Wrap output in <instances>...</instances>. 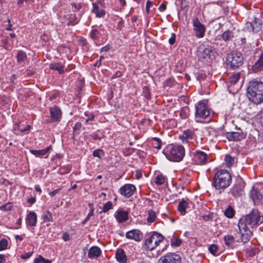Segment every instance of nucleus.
Listing matches in <instances>:
<instances>
[{
  "label": "nucleus",
  "instance_id": "nucleus-29",
  "mask_svg": "<svg viewBox=\"0 0 263 263\" xmlns=\"http://www.w3.org/2000/svg\"><path fill=\"white\" fill-rule=\"evenodd\" d=\"M194 134L193 132L187 130H185L183 134L180 136V139L182 140L183 142L186 141L188 142L189 140L192 139L193 138Z\"/></svg>",
  "mask_w": 263,
  "mask_h": 263
},
{
  "label": "nucleus",
  "instance_id": "nucleus-21",
  "mask_svg": "<svg viewBox=\"0 0 263 263\" xmlns=\"http://www.w3.org/2000/svg\"><path fill=\"white\" fill-rule=\"evenodd\" d=\"M30 126L29 124H24L22 122L15 123L13 126V129L15 131H20L21 133H25L29 130Z\"/></svg>",
  "mask_w": 263,
  "mask_h": 263
},
{
  "label": "nucleus",
  "instance_id": "nucleus-32",
  "mask_svg": "<svg viewBox=\"0 0 263 263\" xmlns=\"http://www.w3.org/2000/svg\"><path fill=\"white\" fill-rule=\"evenodd\" d=\"M42 219L44 222L52 221V214L49 211H46L44 212L42 215Z\"/></svg>",
  "mask_w": 263,
  "mask_h": 263
},
{
  "label": "nucleus",
  "instance_id": "nucleus-49",
  "mask_svg": "<svg viewBox=\"0 0 263 263\" xmlns=\"http://www.w3.org/2000/svg\"><path fill=\"white\" fill-rule=\"evenodd\" d=\"M93 215V213H92V210H90V212L89 213H88V214L87 215V217L85 218V219L83 220V222H82V224L84 225L86 223V222L87 221H88V220L89 219L90 217L91 216H92Z\"/></svg>",
  "mask_w": 263,
  "mask_h": 263
},
{
  "label": "nucleus",
  "instance_id": "nucleus-47",
  "mask_svg": "<svg viewBox=\"0 0 263 263\" xmlns=\"http://www.w3.org/2000/svg\"><path fill=\"white\" fill-rule=\"evenodd\" d=\"M103 154V152L101 149H96L93 152V156L101 158V155Z\"/></svg>",
  "mask_w": 263,
  "mask_h": 263
},
{
  "label": "nucleus",
  "instance_id": "nucleus-51",
  "mask_svg": "<svg viewBox=\"0 0 263 263\" xmlns=\"http://www.w3.org/2000/svg\"><path fill=\"white\" fill-rule=\"evenodd\" d=\"M175 39H176V34L175 33L172 34V36L170 39L168 40V42L171 45H173L175 42Z\"/></svg>",
  "mask_w": 263,
  "mask_h": 263
},
{
  "label": "nucleus",
  "instance_id": "nucleus-57",
  "mask_svg": "<svg viewBox=\"0 0 263 263\" xmlns=\"http://www.w3.org/2000/svg\"><path fill=\"white\" fill-rule=\"evenodd\" d=\"M166 8V6L164 4H162L159 7V10L160 11H164Z\"/></svg>",
  "mask_w": 263,
  "mask_h": 263
},
{
  "label": "nucleus",
  "instance_id": "nucleus-20",
  "mask_svg": "<svg viewBox=\"0 0 263 263\" xmlns=\"http://www.w3.org/2000/svg\"><path fill=\"white\" fill-rule=\"evenodd\" d=\"M101 254V249L97 246H93L89 249L88 257L90 259H96L99 257Z\"/></svg>",
  "mask_w": 263,
  "mask_h": 263
},
{
  "label": "nucleus",
  "instance_id": "nucleus-40",
  "mask_svg": "<svg viewBox=\"0 0 263 263\" xmlns=\"http://www.w3.org/2000/svg\"><path fill=\"white\" fill-rule=\"evenodd\" d=\"M225 161L227 166H231L234 162V159L230 155H227L225 157Z\"/></svg>",
  "mask_w": 263,
  "mask_h": 263
},
{
  "label": "nucleus",
  "instance_id": "nucleus-42",
  "mask_svg": "<svg viewBox=\"0 0 263 263\" xmlns=\"http://www.w3.org/2000/svg\"><path fill=\"white\" fill-rule=\"evenodd\" d=\"M181 240L178 238H173L171 239V244L173 247H179L181 243Z\"/></svg>",
  "mask_w": 263,
  "mask_h": 263
},
{
  "label": "nucleus",
  "instance_id": "nucleus-16",
  "mask_svg": "<svg viewBox=\"0 0 263 263\" xmlns=\"http://www.w3.org/2000/svg\"><path fill=\"white\" fill-rule=\"evenodd\" d=\"M51 120L53 122H59L62 117L61 109L57 106H53L50 109Z\"/></svg>",
  "mask_w": 263,
  "mask_h": 263
},
{
  "label": "nucleus",
  "instance_id": "nucleus-33",
  "mask_svg": "<svg viewBox=\"0 0 263 263\" xmlns=\"http://www.w3.org/2000/svg\"><path fill=\"white\" fill-rule=\"evenodd\" d=\"M233 37V33L229 30L224 31L221 35V37L225 41L230 40Z\"/></svg>",
  "mask_w": 263,
  "mask_h": 263
},
{
  "label": "nucleus",
  "instance_id": "nucleus-41",
  "mask_svg": "<svg viewBox=\"0 0 263 263\" xmlns=\"http://www.w3.org/2000/svg\"><path fill=\"white\" fill-rule=\"evenodd\" d=\"M153 141L154 143L153 144L154 146L157 149H160L161 147V142L160 139L158 138H154Z\"/></svg>",
  "mask_w": 263,
  "mask_h": 263
},
{
  "label": "nucleus",
  "instance_id": "nucleus-39",
  "mask_svg": "<svg viewBox=\"0 0 263 263\" xmlns=\"http://www.w3.org/2000/svg\"><path fill=\"white\" fill-rule=\"evenodd\" d=\"M224 215L228 218H232L234 215V211L231 206H229L225 210Z\"/></svg>",
  "mask_w": 263,
  "mask_h": 263
},
{
  "label": "nucleus",
  "instance_id": "nucleus-13",
  "mask_svg": "<svg viewBox=\"0 0 263 263\" xmlns=\"http://www.w3.org/2000/svg\"><path fill=\"white\" fill-rule=\"evenodd\" d=\"M193 159L197 164H204L207 161V155L202 151H196L194 154Z\"/></svg>",
  "mask_w": 263,
  "mask_h": 263
},
{
  "label": "nucleus",
  "instance_id": "nucleus-6",
  "mask_svg": "<svg viewBox=\"0 0 263 263\" xmlns=\"http://www.w3.org/2000/svg\"><path fill=\"white\" fill-rule=\"evenodd\" d=\"M164 237L157 232H154L152 235L145 240V245L147 250H153L163 241Z\"/></svg>",
  "mask_w": 263,
  "mask_h": 263
},
{
  "label": "nucleus",
  "instance_id": "nucleus-37",
  "mask_svg": "<svg viewBox=\"0 0 263 263\" xmlns=\"http://www.w3.org/2000/svg\"><path fill=\"white\" fill-rule=\"evenodd\" d=\"M165 178L162 175H157L155 179V182L158 185H161L165 182Z\"/></svg>",
  "mask_w": 263,
  "mask_h": 263
},
{
  "label": "nucleus",
  "instance_id": "nucleus-58",
  "mask_svg": "<svg viewBox=\"0 0 263 263\" xmlns=\"http://www.w3.org/2000/svg\"><path fill=\"white\" fill-rule=\"evenodd\" d=\"M36 201L35 197H31L27 200V202L30 204H33Z\"/></svg>",
  "mask_w": 263,
  "mask_h": 263
},
{
  "label": "nucleus",
  "instance_id": "nucleus-50",
  "mask_svg": "<svg viewBox=\"0 0 263 263\" xmlns=\"http://www.w3.org/2000/svg\"><path fill=\"white\" fill-rule=\"evenodd\" d=\"M32 252L26 253H24V254L21 255V257L22 259H28L32 255Z\"/></svg>",
  "mask_w": 263,
  "mask_h": 263
},
{
  "label": "nucleus",
  "instance_id": "nucleus-8",
  "mask_svg": "<svg viewBox=\"0 0 263 263\" xmlns=\"http://www.w3.org/2000/svg\"><path fill=\"white\" fill-rule=\"evenodd\" d=\"M211 111L207 105L202 102H199L196 106L195 118L205 119L210 116Z\"/></svg>",
  "mask_w": 263,
  "mask_h": 263
},
{
  "label": "nucleus",
  "instance_id": "nucleus-9",
  "mask_svg": "<svg viewBox=\"0 0 263 263\" xmlns=\"http://www.w3.org/2000/svg\"><path fill=\"white\" fill-rule=\"evenodd\" d=\"M193 30L197 38H202L205 35L206 28L199 20L198 17H194L192 20Z\"/></svg>",
  "mask_w": 263,
  "mask_h": 263
},
{
  "label": "nucleus",
  "instance_id": "nucleus-19",
  "mask_svg": "<svg viewBox=\"0 0 263 263\" xmlns=\"http://www.w3.org/2000/svg\"><path fill=\"white\" fill-rule=\"evenodd\" d=\"M51 148V146L50 145L45 149H41V150H34L31 149L30 150V152L35 157L42 158L45 156V158H47L48 156L47 154L50 151Z\"/></svg>",
  "mask_w": 263,
  "mask_h": 263
},
{
  "label": "nucleus",
  "instance_id": "nucleus-36",
  "mask_svg": "<svg viewBox=\"0 0 263 263\" xmlns=\"http://www.w3.org/2000/svg\"><path fill=\"white\" fill-rule=\"evenodd\" d=\"M111 209H112V203L110 201H108L104 204L102 211H100L99 213L102 214V213H106Z\"/></svg>",
  "mask_w": 263,
  "mask_h": 263
},
{
  "label": "nucleus",
  "instance_id": "nucleus-52",
  "mask_svg": "<svg viewBox=\"0 0 263 263\" xmlns=\"http://www.w3.org/2000/svg\"><path fill=\"white\" fill-rule=\"evenodd\" d=\"M104 58L103 55H101L100 57V59L99 60H97L96 62V63L95 64V66H100L101 65V61L103 59H104Z\"/></svg>",
  "mask_w": 263,
  "mask_h": 263
},
{
  "label": "nucleus",
  "instance_id": "nucleus-14",
  "mask_svg": "<svg viewBox=\"0 0 263 263\" xmlns=\"http://www.w3.org/2000/svg\"><path fill=\"white\" fill-rule=\"evenodd\" d=\"M247 27L249 30H252L253 32L257 33L261 30L262 23L261 21L255 18L252 23H247Z\"/></svg>",
  "mask_w": 263,
  "mask_h": 263
},
{
  "label": "nucleus",
  "instance_id": "nucleus-27",
  "mask_svg": "<svg viewBox=\"0 0 263 263\" xmlns=\"http://www.w3.org/2000/svg\"><path fill=\"white\" fill-rule=\"evenodd\" d=\"M16 58L17 63L21 65L25 63L27 57L25 52L22 50H19L17 51Z\"/></svg>",
  "mask_w": 263,
  "mask_h": 263
},
{
  "label": "nucleus",
  "instance_id": "nucleus-26",
  "mask_svg": "<svg viewBox=\"0 0 263 263\" xmlns=\"http://www.w3.org/2000/svg\"><path fill=\"white\" fill-rule=\"evenodd\" d=\"M116 257L117 260L121 262L124 263L127 260L126 256L122 249H118L116 251Z\"/></svg>",
  "mask_w": 263,
  "mask_h": 263
},
{
  "label": "nucleus",
  "instance_id": "nucleus-28",
  "mask_svg": "<svg viewBox=\"0 0 263 263\" xmlns=\"http://www.w3.org/2000/svg\"><path fill=\"white\" fill-rule=\"evenodd\" d=\"M224 244L231 248H234L235 246V241L234 237L231 235H228L224 237Z\"/></svg>",
  "mask_w": 263,
  "mask_h": 263
},
{
  "label": "nucleus",
  "instance_id": "nucleus-12",
  "mask_svg": "<svg viewBox=\"0 0 263 263\" xmlns=\"http://www.w3.org/2000/svg\"><path fill=\"white\" fill-rule=\"evenodd\" d=\"M246 134L242 130L237 132H228L226 133V137L229 141H240L246 137Z\"/></svg>",
  "mask_w": 263,
  "mask_h": 263
},
{
  "label": "nucleus",
  "instance_id": "nucleus-34",
  "mask_svg": "<svg viewBox=\"0 0 263 263\" xmlns=\"http://www.w3.org/2000/svg\"><path fill=\"white\" fill-rule=\"evenodd\" d=\"M156 218V215L155 212L152 210L148 211V217L147 218V221L148 222H153Z\"/></svg>",
  "mask_w": 263,
  "mask_h": 263
},
{
  "label": "nucleus",
  "instance_id": "nucleus-54",
  "mask_svg": "<svg viewBox=\"0 0 263 263\" xmlns=\"http://www.w3.org/2000/svg\"><path fill=\"white\" fill-rule=\"evenodd\" d=\"M93 6V9H92V12L93 13H96L97 11H98L100 9L99 8V6L96 4V3H92Z\"/></svg>",
  "mask_w": 263,
  "mask_h": 263
},
{
  "label": "nucleus",
  "instance_id": "nucleus-4",
  "mask_svg": "<svg viewBox=\"0 0 263 263\" xmlns=\"http://www.w3.org/2000/svg\"><path fill=\"white\" fill-rule=\"evenodd\" d=\"M164 153L169 160L179 162L184 156V148L180 145H171L167 147Z\"/></svg>",
  "mask_w": 263,
  "mask_h": 263
},
{
  "label": "nucleus",
  "instance_id": "nucleus-31",
  "mask_svg": "<svg viewBox=\"0 0 263 263\" xmlns=\"http://www.w3.org/2000/svg\"><path fill=\"white\" fill-rule=\"evenodd\" d=\"M50 68L52 69L58 71L60 74L64 72V66L61 63H51L50 64Z\"/></svg>",
  "mask_w": 263,
  "mask_h": 263
},
{
  "label": "nucleus",
  "instance_id": "nucleus-44",
  "mask_svg": "<svg viewBox=\"0 0 263 263\" xmlns=\"http://www.w3.org/2000/svg\"><path fill=\"white\" fill-rule=\"evenodd\" d=\"M8 246V241L5 239H3L0 241V251L6 249Z\"/></svg>",
  "mask_w": 263,
  "mask_h": 263
},
{
  "label": "nucleus",
  "instance_id": "nucleus-48",
  "mask_svg": "<svg viewBox=\"0 0 263 263\" xmlns=\"http://www.w3.org/2000/svg\"><path fill=\"white\" fill-rule=\"evenodd\" d=\"M95 14L97 17H101L105 14V11L103 9H101L96 12Z\"/></svg>",
  "mask_w": 263,
  "mask_h": 263
},
{
  "label": "nucleus",
  "instance_id": "nucleus-17",
  "mask_svg": "<svg viewBox=\"0 0 263 263\" xmlns=\"http://www.w3.org/2000/svg\"><path fill=\"white\" fill-rule=\"evenodd\" d=\"M115 217L119 223H122L128 219V212L122 210H118L115 213Z\"/></svg>",
  "mask_w": 263,
  "mask_h": 263
},
{
  "label": "nucleus",
  "instance_id": "nucleus-3",
  "mask_svg": "<svg viewBox=\"0 0 263 263\" xmlns=\"http://www.w3.org/2000/svg\"><path fill=\"white\" fill-rule=\"evenodd\" d=\"M259 222L261 223L259 212L256 210H252L249 214L245 216L244 219H240L238 227L239 230H241L242 229L248 228L247 226L253 227L258 224Z\"/></svg>",
  "mask_w": 263,
  "mask_h": 263
},
{
  "label": "nucleus",
  "instance_id": "nucleus-53",
  "mask_svg": "<svg viewBox=\"0 0 263 263\" xmlns=\"http://www.w3.org/2000/svg\"><path fill=\"white\" fill-rule=\"evenodd\" d=\"M153 3L149 1H147L146 2V10L147 13L149 12V8L152 5Z\"/></svg>",
  "mask_w": 263,
  "mask_h": 263
},
{
  "label": "nucleus",
  "instance_id": "nucleus-59",
  "mask_svg": "<svg viewBox=\"0 0 263 263\" xmlns=\"http://www.w3.org/2000/svg\"><path fill=\"white\" fill-rule=\"evenodd\" d=\"M6 261L5 255L0 254V263H4Z\"/></svg>",
  "mask_w": 263,
  "mask_h": 263
},
{
  "label": "nucleus",
  "instance_id": "nucleus-38",
  "mask_svg": "<svg viewBox=\"0 0 263 263\" xmlns=\"http://www.w3.org/2000/svg\"><path fill=\"white\" fill-rule=\"evenodd\" d=\"M90 36L93 40H97L100 37V32L97 29H92L90 32Z\"/></svg>",
  "mask_w": 263,
  "mask_h": 263
},
{
  "label": "nucleus",
  "instance_id": "nucleus-23",
  "mask_svg": "<svg viewBox=\"0 0 263 263\" xmlns=\"http://www.w3.org/2000/svg\"><path fill=\"white\" fill-rule=\"evenodd\" d=\"M254 72H258L263 70V52L260 54L258 59L252 67Z\"/></svg>",
  "mask_w": 263,
  "mask_h": 263
},
{
  "label": "nucleus",
  "instance_id": "nucleus-55",
  "mask_svg": "<svg viewBox=\"0 0 263 263\" xmlns=\"http://www.w3.org/2000/svg\"><path fill=\"white\" fill-rule=\"evenodd\" d=\"M62 238L64 241H68L69 239V236L67 233H65L62 236Z\"/></svg>",
  "mask_w": 263,
  "mask_h": 263
},
{
  "label": "nucleus",
  "instance_id": "nucleus-25",
  "mask_svg": "<svg viewBox=\"0 0 263 263\" xmlns=\"http://www.w3.org/2000/svg\"><path fill=\"white\" fill-rule=\"evenodd\" d=\"M189 205V203L184 199H182L178 203V210L182 215L186 213V209Z\"/></svg>",
  "mask_w": 263,
  "mask_h": 263
},
{
  "label": "nucleus",
  "instance_id": "nucleus-43",
  "mask_svg": "<svg viewBox=\"0 0 263 263\" xmlns=\"http://www.w3.org/2000/svg\"><path fill=\"white\" fill-rule=\"evenodd\" d=\"M35 263H51V261L48 259H46L42 256H39L34 260Z\"/></svg>",
  "mask_w": 263,
  "mask_h": 263
},
{
  "label": "nucleus",
  "instance_id": "nucleus-35",
  "mask_svg": "<svg viewBox=\"0 0 263 263\" xmlns=\"http://www.w3.org/2000/svg\"><path fill=\"white\" fill-rule=\"evenodd\" d=\"M240 73H236L233 75H232L229 78V82L231 84H236L237 81L240 79Z\"/></svg>",
  "mask_w": 263,
  "mask_h": 263
},
{
  "label": "nucleus",
  "instance_id": "nucleus-46",
  "mask_svg": "<svg viewBox=\"0 0 263 263\" xmlns=\"http://www.w3.org/2000/svg\"><path fill=\"white\" fill-rule=\"evenodd\" d=\"M71 5L72 6L73 11H75V12L78 11L82 8L81 3H73L71 4Z\"/></svg>",
  "mask_w": 263,
  "mask_h": 263
},
{
  "label": "nucleus",
  "instance_id": "nucleus-56",
  "mask_svg": "<svg viewBox=\"0 0 263 263\" xmlns=\"http://www.w3.org/2000/svg\"><path fill=\"white\" fill-rule=\"evenodd\" d=\"M110 49V46L107 45H106L104 47H103L101 49V52H106V51H108Z\"/></svg>",
  "mask_w": 263,
  "mask_h": 263
},
{
  "label": "nucleus",
  "instance_id": "nucleus-11",
  "mask_svg": "<svg viewBox=\"0 0 263 263\" xmlns=\"http://www.w3.org/2000/svg\"><path fill=\"white\" fill-rule=\"evenodd\" d=\"M135 190L136 187L135 185L131 184H126L120 187V192L121 195L126 198H129L133 195Z\"/></svg>",
  "mask_w": 263,
  "mask_h": 263
},
{
  "label": "nucleus",
  "instance_id": "nucleus-61",
  "mask_svg": "<svg viewBox=\"0 0 263 263\" xmlns=\"http://www.w3.org/2000/svg\"><path fill=\"white\" fill-rule=\"evenodd\" d=\"M59 190H60V189H59L54 190L53 191H52L51 192L49 193V195L51 196H54L56 194H57L59 192Z\"/></svg>",
  "mask_w": 263,
  "mask_h": 263
},
{
  "label": "nucleus",
  "instance_id": "nucleus-1",
  "mask_svg": "<svg viewBox=\"0 0 263 263\" xmlns=\"http://www.w3.org/2000/svg\"><path fill=\"white\" fill-rule=\"evenodd\" d=\"M247 97L255 104L263 102V82L253 80L249 82L247 89Z\"/></svg>",
  "mask_w": 263,
  "mask_h": 263
},
{
  "label": "nucleus",
  "instance_id": "nucleus-2",
  "mask_svg": "<svg viewBox=\"0 0 263 263\" xmlns=\"http://www.w3.org/2000/svg\"><path fill=\"white\" fill-rule=\"evenodd\" d=\"M232 182L230 173L225 170H221L215 174L213 185L217 190H224L228 187Z\"/></svg>",
  "mask_w": 263,
  "mask_h": 263
},
{
  "label": "nucleus",
  "instance_id": "nucleus-15",
  "mask_svg": "<svg viewBox=\"0 0 263 263\" xmlns=\"http://www.w3.org/2000/svg\"><path fill=\"white\" fill-rule=\"evenodd\" d=\"M126 237L128 239H134L137 241H140L143 237V234L140 230L134 229L127 232L126 233Z\"/></svg>",
  "mask_w": 263,
  "mask_h": 263
},
{
  "label": "nucleus",
  "instance_id": "nucleus-18",
  "mask_svg": "<svg viewBox=\"0 0 263 263\" xmlns=\"http://www.w3.org/2000/svg\"><path fill=\"white\" fill-rule=\"evenodd\" d=\"M243 188L244 186L242 183H236L232 188L231 193L234 197H239L242 195L243 193Z\"/></svg>",
  "mask_w": 263,
  "mask_h": 263
},
{
  "label": "nucleus",
  "instance_id": "nucleus-30",
  "mask_svg": "<svg viewBox=\"0 0 263 263\" xmlns=\"http://www.w3.org/2000/svg\"><path fill=\"white\" fill-rule=\"evenodd\" d=\"M251 197L254 202H258L262 198V195L256 189H253L251 192Z\"/></svg>",
  "mask_w": 263,
  "mask_h": 263
},
{
  "label": "nucleus",
  "instance_id": "nucleus-63",
  "mask_svg": "<svg viewBox=\"0 0 263 263\" xmlns=\"http://www.w3.org/2000/svg\"><path fill=\"white\" fill-rule=\"evenodd\" d=\"M136 178L137 179H139L142 177V174L140 172H136V174L135 175Z\"/></svg>",
  "mask_w": 263,
  "mask_h": 263
},
{
  "label": "nucleus",
  "instance_id": "nucleus-7",
  "mask_svg": "<svg viewBox=\"0 0 263 263\" xmlns=\"http://www.w3.org/2000/svg\"><path fill=\"white\" fill-rule=\"evenodd\" d=\"M215 55L214 49L210 45H202L199 47V57L206 62L214 59Z\"/></svg>",
  "mask_w": 263,
  "mask_h": 263
},
{
  "label": "nucleus",
  "instance_id": "nucleus-62",
  "mask_svg": "<svg viewBox=\"0 0 263 263\" xmlns=\"http://www.w3.org/2000/svg\"><path fill=\"white\" fill-rule=\"evenodd\" d=\"M121 72L120 71H117L115 74L113 75L112 78H119L121 77Z\"/></svg>",
  "mask_w": 263,
  "mask_h": 263
},
{
  "label": "nucleus",
  "instance_id": "nucleus-64",
  "mask_svg": "<svg viewBox=\"0 0 263 263\" xmlns=\"http://www.w3.org/2000/svg\"><path fill=\"white\" fill-rule=\"evenodd\" d=\"M97 2L102 7H105V3L104 0H97Z\"/></svg>",
  "mask_w": 263,
  "mask_h": 263
},
{
  "label": "nucleus",
  "instance_id": "nucleus-5",
  "mask_svg": "<svg viewBox=\"0 0 263 263\" xmlns=\"http://www.w3.org/2000/svg\"><path fill=\"white\" fill-rule=\"evenodd\" d=\"M227 64L230 68L235 69L242 65L243 58L240 52H232L228 54Z\"/></svg>",
  "mask_w": 263,
  "mask_h": 263
},
{
  "label": "nucleus",
  "instance_id": "nucleus-24",
  "mask_svg": "<svg viewBox=\"0 0 263 263\" xmlns=\"http://www.w3.org/2000/svg\"><path fill=\"white\" fill-rule=\"evenodd\" d=\"M239 231L241 234V241L243 243L248 242L251 235V232L249 229L248 228H246V229H242L241 230H239Z\"/></svg>",
  "mask_w": 263,
  "mask_h": 263
},
{
  "label": "nucleus",
  "instance_id": "nucleus-60",
  "mask_svg": "<svg viewBox=\"0 0 263 263\" xmlns=\"http://www.w3.org/2000/svg\"><path fill=\"white\" fill-rule=\"evenodd\" d=\"M2 209L5 211H10L11 210V206L10 205H4L2 207Z\"/></svg>",
  "mask_w": 263,
  "mask_h": 263
},
{
  "label": "nucleus",
  "instance_id": "nucleus-45",
  "mask_svg": "<svg viewBox=\"0 0 263 263\" xmlns=\"http://www.w3.org/2000/svg\"><path fill=\"white\" fill-rule=\"evenodd\" d=\"M209 250L213 255H215L218 250V247L216 245H212L209 246Z\"/></svg>",
  "mask_w": 263,
  "mask_h": 263
},
{
  "label": "nucleus",
  "instance_id": "nucleus-10",
  "mask_svg": "<svg viewBox=\"0 0 263 263\" xmlns=\"http://www.w3.org/2000/svg\"><path fill=\"white\" fill-rule=\"evenodd\" d=\"M159 263H181L180 256L175 253H169L162 257L159 260Z\"/></svg>",
  "mask_w": 263,
  "mask_h": 263
},
{
  "label": "nucleus",
  "instance_id": "nucleus-22",
  "mask_svg": "<svg viewBox=\"0 0 263 263\" xmlns=\"http://www.w3.org/2000/svg\"><path fill=\"white\" fill-rule=\"evenodd\" d=\"M37 221V215L34 212H30L26 218V223L30 227H34Z\"/></svg>",
  "mask_w": 263,
  "mask_h": 263
}]
</instances>
